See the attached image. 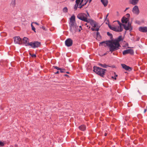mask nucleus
I'll return each mask as SVG.
<instances>
[{
	"label": "nucleus",
	"instance_id": "1",
	"mask_svg": "<svg viewBox=\"0 0 147 147\" xmlns=\"http://www.w3.org/2000/svg\"><path fill=\"white\" fill-rule=\"evenodd\" d=\"M123 40L122 36H120L114 40L107 41L106 44L109 48L110 51L112 53L119 49V47H121L119 42Z\"/></svg>",
	"mask_w": 147,
	"mask_h": 147
},
{
	"label": "nucleus",
	"instance_id": "2",
	"mask_svg": "<svg viewBox=\"0 0 147 147\" xmlns=\"http://www.w3.org/2000/svg\"><path fill=\"white\" fill-rule=\"evenodd\" d=\"M117 22L119 24L118 26H111L110 24H108L109 27L111 29L116 32H121L123 30V29L121 28V26H123L124 29L126 30H129L130 31L132 30V28L131 23H128L127 25L126 24H123L118 21H117Z\"/></svg>",
	"mask_w": 147,
	"mask_h": 147
},
{
	"label": "nucleus",
	"instance_id": "3",
	"mask_svg": "<svg viewBox=\"0 0 147 147\" xmlns=\"http://www.w3.org/2000/svg\"><path fill=\"white\" fill-rule=\"evenodd\" d=\"M23 43L26 46H30L31 47L34 48L38 47L40 45V42H29V39L27 37H24L22 40Z\"/></svg>",
	"mask_w": 147,
	"mask_h": 147
},
{
	"label": "nucleus",
	"instance_id": "4",
	"mask_svg": "<svg viewBox=\"0 0 147 147\" xmlns=\"http://www.w3.org/2000/svg\"><path fill=\"white\" fill-rule=\"evenodd\" d=\"M93 71L96 74L103 77L105 73V71L107 70L98 67L94 66L93 67Z\"/></svg>",
	"mask_w": 147,
	"mask_h": 147
},
{
	"label": "nucleus",
	"instance_id": "5",
	"mask_svg": "<svg viewBox=\"0 0 147 147\" xmlns=\"http://www.w3.org/2000/svg\"><path fill=\"white\" fill-rule=\"evenodd\" d=\"M88 16H89V15L88 13L87 14L84 13H81L78 15L77 17L82 20L87 22L88 20V19H87Z\"/></svg>",
	"mask_w": 147,
	"mask_h": 147
},
{
	"label": "nucleus",
	"instance_id": "6",
	"mask_svg": "<svg viewBox=\"0 0 147 147\" xmlns=\"http://www.w3.org/2000/svg\"><path fill=\"white\" fill-rule=\"evenodd\" d=\"M78 26H77L76 24L70 26V30L73 34L76 32L78 30Z\"/></svg>",
	"mask_w": 147,
	"mask_h": 147
},
{
	"label": "nucleus",
	"instance_id": "7",
	"mask_svg": "<svg viewBox=\"0 0 147 147\" xmlns=\"http://www.w3.org/2000/svg\"><path fill=\"white\" fill-rule=\"evenodd\" d=\"M132 11L136 15L139 14L140 11L137 5H135L133 8Z\"/></svg>",
	"mask_w": 147,
	"mask_h": 147
},
{
	"label": "nucleus",
	"instance_id": "8",
	"mask_svg": "<svg viewBox=\"0 0 147 147\" xmlns=\"http://www.w3.org/2000/svg\"><path fill=\"white\" fill-rule=\"evenodd\" d=\"M69 26L76 24L75 21V17L74 15L71 16L70 19Z\"/></svg>",
	"mask_w": 147,
	"mask_h": 147
},
{
	"label": "nucleus",
	"instance_id": "9",
	"mask_svg": "<svg viewBox=\"0 0 147 147\" xmlns=\"http://www.w3.org/2000/svg\"><path fill=\"white\" fill-rule=\"evenodd\" d=\"M14 42L15 44H21L22 43L21 39L19 36H15L14 37Z\"/></svg>",
	"mask_w": 147,
	"mask_h": 147
},
{
	"label": "nucleus",
	"instance_id": "10",
	"mask_svg": "<svg viewBox=\"0 0 147 147\" xmlns=\"http://www.w3.org/2000/svg\"><path fill=\"white\" fill-rule=\"evenodd\" d=\"M73 43V41L70 38L67 39L65 41V45L67 47H70L71 46Z\"/></svg>",
	"mask_w": 147,
	"mask_h": 147
},
{
	"label": "nucleus",
	"instance_id": "11",
	"mask_svg": "<svg viewBox=\"0 0 147 147\" xmlns=\"http://www.w3.org/2000/svg\"><path fill=\"white\" fill-rule=\"evenodd\" d=\"M129 53L131 55L133 54H134L133 50L131 49H128L124 51L123 52V55H125Z\"/></svg>",
	"mask_w": 147,
	"mask_h": 147
},
{
	"label": "nucleus",
	"instance_id": "12",
	"mask_svg": "<svg viewBox=\"0 0 147 147\" xmlns=\"http://www.w3.org/2000/svg\"><path fill=\"white\" fill-rule=\"evenodd\" d=\"M86 22L88 23H89L94 28H95L97 26V25L96 24L95 22L92 20L88 19V20Z\"/></svg>",
	"mask_w": 147,
	"mask_h": 147
},
{
	"label": "nucleus",
	"instance_id": "13",
	"mask_svg": "<svg viewBox=\"0 0 147 147\" xmlns=\"http://www.w3.org/2000/svg\"><path fill=\"white\" fill-rule=\"evenodd\" d=\"M129 20V18L125 17H123L121 19V22L123 23H125L126 24H127L128 23H130L129 22L128 23V22Z\"/></svg>",
	"mask_w": 147,
	"mask_h": 147
},
{
	"label": "nucleus",
	"instance_id": "14",
	"mask_svg": "<svg viewBox=\"0 0 147 147\" xmlns=\"http://www.w3.org/2000/svg\"><path fill=\"white\" fill-rule=\"evenodd\" d=\"M122 67L127 70L130 71L132 69V68L125 65V64H122Z\"/></svg>",
	"mask_w": 147,
	"mask_h": 147
},
{
	"label": "nucleus",
	"instance_id": "15",
	"mask_svg": "<svg viewBox=\"0 0 147 147\" xmlns=\"http://www.w3.org/2000/svg\"><path fill=\"white\" fill-rule=\"evenodd\" d=\"M139 30L140 32H147V28L146 27H141L139 28Z\"/></svg>",
	"mask_w": 147,
	"mask_h": 147
},
{
	"label": "nucleus",
	"instance_id": "16",
	"mask_svg": "<svg viewBox=\"0 0 147 147\" xmlns=\"http://www.w3.org/2000/svg\"><path fill=\"white\" fill-rule=\"evenodd\" d=\"M139 0H129L130 3L133 5H136L138 2Z\"/></svg>",
	"mask_w": 147,
	"mask_h": 147
},
{
	"label": "nucleus",
	"instance_id": "17",
	"mask_svg": "<svg viewBox=\"0 0 147 147\" xmlns=\"http://www.w3.org/2000/svg\"><path fill=\"white\" fill-rule=\"evenodd\" d=\"M101 1L105 7H106L108 4V1L107 0H100Z\"/></svg>",
	"mask_w": 147,
	"mask_h": 147
},
{
	"label": "nucleus",
	"instance_id": "18",
	"mask_svg": "<svg viewBox=\"0 0 147 147\" xmlns=\"http://www.w3.org/2000/svg\"><path fill=\"white\" fill-rule=\"evenodd\" d=\"M79 129L81 130L84 131L86 129V127L84 125H82L79 127Z\"/></svg>",
	"mask_w": 147,
	"mask_h": 147
},
{
	"label": "nucleus",
	"instance_id": "19",
	"mask_svg": "<svg viewBox=\"0 0 147 147\" xmlns=\"http://www.w3.org/2000/svg\"><path fill=\"white\" fill-rule=\"evenodd\" d=\"M80 3L77 2V3H76L75 5H74V9L75 10H76L77 9V7L78 6V5Z\"/></svg>",
	"mask_w": 147,
	"mask_h": 147
},
{
	"label": "nucleus",
	"instance_id": "20",
	"mask_svg": "<svg viewBox=\"0 0 147 147\" xmlns=\"http://www.w3.org/2000/svg\"><path fill=\"white\" fill-rule=\"evenodd\" d=\"M99 65H100V66L103 67L104 68H106L107 66H109L110 67V66H107L106 64H102L100 63L99 64Z\"/></svg>",
	"mask_w": 147,
	"mask_h": 147
},
{
	"label": "nucleus",
	"instance_id": "21",
	"mask_svg": "<svg viewBox=\"0 0 147 147\" xmlns=\"http://www.w3.org/2000/svg\"><path fill=\"white\" fill-rule=\"evenodd\" d=\"M16 4V2L15 0H13L12 1L11 3V5L13 7H14Z\"/></svg>",
	"mask_w": 147,
	"mask_h": 147
},
{
	"label": "nucleus",
	"instance_id": "22",
	"mask_svg": "<svg viewBox=\"0 0 147 147\" xmlns=\"http://www.w3.org/2000/svg\"><path fill=\"white\" fill-rule=\"evenodd\" d=\"M85 3H84V4H81V5H80V6L79 7H78L80 8H81L83 6L85 5L87 3V1H85Z\"/></svg>",
	"mask_w": 147,
	"mask_h": 147
},
{
	"label": "nucleus",
	"instance_id": "23",
	"mask_svg": "<svg viewBox=\"0 0 147 147\" xmlns=\"http://www.w3.org/2000/svg\"><path fill=\"white\" fill-rule=\"evenodd\" d=\"M99 27H96L95 28H91V30H92V31H98L99 30Z\"/></svg>",
	"mask_w": 147,
	"mask_h": 147
},
{
	"label": "nucleus",
	"instance_id": "24",
	"mask_svg": "<svg viewBox=\"0 0 147 147\" xmlns=\"http://www.w3.org/2000/svg\"><path fill=\"white\" fill-rule=\"evenodd\" d=\"M68 9L66 7H64L63 9V11L64 13H67V12Z\"/></svg>",
	"mask_w": 147,
	"mask_h": 147
},
{
	"label": "nucleus",
	"instance_id": "25",
	"mask_svg": "<svg viewBox=\"0 0 147 147\" xmlns=\"http://www.w3.org/2000/svg\"><path fill=\"white\" fill-rule=\"evenodd\" d=\"M107 35L110 37V38L112 39L113 38V35L112 34L110 33V32H107Z\"/></svg>",
	"mask_w": 147,
	"mask_h": 147
},
{
	"label": "nucleus",
	"instance_id": "26",
	"mask_svg": "<svg viewBox=\"0 0 147 147\" xmlns=\"http://www.w3.org/2000/svg\"><path fill=\"white\" fill-rule=\"evenodd\" d=\"M4 144L5 143L4 142L0 141V146H4Z\"/></svg>",
	"mask_w": 147,
	"mask_h": 147
},
{
	"label": "nucleus",
	"instance_id": "27",
	"mask_svg": "<svg viewBox=\"0 0 147 147\" xmlns=\"http://www.w3.org/2000/svg\"><path fill=\"white\" fill-rule=\"evenodd\" d=\"M31 27H32V30H34L35 32V28L34 27L33 25L32 24H31Z\"/></svg>",
	"mask_w": 147,
	"mask_h": 147
},
{
	"label": "nucleus",
	"instance_id": "28",
	"mask_svg": "<svg viewBox=\"0 0 147 147\" xmlns=\"http://www.w3.org/2000/svg\"><path fill=\"white\" fill-rule=\"evenodd\" d=\"M53 67L55 69H57V70H59L60 69H61V68H59V67H57V66H54Z\"/></svg>",
	"mask_w": 147,
	"mask_h": 147
},
{
	"label": "nucleus",
	"instance_id": "29",
	"mask_svg": "<svg viewBox=\"0 0 147 147\" xmlns=\"http://www.w3.org/2000/svg\"><path fill=\"white\" fill-rule=\"evenodd\" d=\"M85 1H86V0H82V1H81V3H80V5H81V4H84V2H85ZM87 2L88 1H87Z\"/></svg>",
	"mask_w": 147,
	"mask_h": 147
},
{
	"label": "nucleus",
	"instance_id": "30",
	"mask_svg": "<svg viewBox=\"0 0 147 147\" xmlns=\"http://www.w3.org/2000/svg\"><path fill=\"white\" fill-rule=\"evenodd\" d=\"M96 36L97 37H100V35L99 32H96Z\"/></svg>",
	"mask_w": 147,
	"mask_h": 147
},
{
	"label": "nucleus",
	"instance_id": "31",
	"mask_svg": "<svg viewBox=\"0 0 147 147\" xmlns=\"http://www.w3.org/2000/svg\"><path fill=\"white\" fill-rule=\"evenodd\" d=\"M40 28H42L43 30L45 31H46L47 30L45 28L44 26H40Z\"/></svg>",
	"mask_w": 147,
	"mask_h": 147
},
{
	"label": "nucleus",
	"instance_id": "32",
	"mask_svg": "<svg viewBox=\"0 0 147 147\" xmlns=\"http://www.w3.org/2000/svg\"><path fill=\"white\" fill-rule=\"evenodd\" d=\"M130 15L129 13H127L126 15V17L127 18H129L130 17Z\"/></svg>",
	"mask_w": 147,
	"mask_h": 147
},
{
	"label": "nucleus",
	"instance_id": "33",
	"mask_svg": "<svg viewBox=\"0 0 147 147\" xmlns=\"http://www.w3.org/2000/svg\"><path fill=\"white\" fill-rule=\"evenodd\" d=\"M59 70H60V72L61 73H63L64 72V70H65V69H62L61 68V69Z\"/></svg>",
	"mask_w": 147,
	"mask_h": 147
},
{
	"label": "nucleus",
	"instance_id": "34",
	"mask_svg": "<svg viewBox=\"0 0 147 147\" xmlns=\"http://www.w3.org/2000/svg\"><path fill=\"white\" fill-rule=\"evenodd\" d=\"M30 55L32 56V57H36V55L35 54H32V55Z\"/></svg>",
	"mask_w": 147,
	"mask_h": 147
},
{
	"label": "nucleus",
	"instance_id": "35",
	"mask_svg": "<svg viewBox=\"0 0 147 147\" xmlns=\"http://www.w3.org/2000/svg\"><path fill=\"white\" fill-rule=\"evenodd\" d=\"M77 2L80 3V0H76V3H77Z\"/></svg>",
	"mask_w": 147,
	"mask_h": 147
},
{
	"label": "nucleus",
	"instance_id": "36",
	"mask_svg": "<svg viewBox=\"0 0 147 147\" xmlns=\"http://www.w3.org/2000/svg\"><path fill=\"white\" fill-rule=\"evenodd\" d=\"M129 9V7H127L124 10V11L125 12L126 10Z\"/></svg>",
	"mask_w": 147,
	"mask_h": 147
},
{
	"label": "nucleus",
	"instance_id": "37",
	"mask_svg": "<svg viewBox=\"0 0 147 147\" xmlns=\"http://www.w3.org/2000/svg\"><path fill=\"white\" fill-rule=\"evenodd\" d=\"M105 43V42H102L100 43V45H102L104 43Z\"/></svg>",
	"mask_w": 147,
	"mask_h": 147
},
{
	"label": "nucleus",
	"instance_id": "38",
	"mask_svg": "<svg viewBox=\"0 0 147 147\" xmlns=\"http://www.w3.org/2000/svg\"><path fill=\"white\" fill-rule=\"evenodd\" d=\"M87 25V23H86V25L87 27H89V28H90V26H88V25Z\"/></svg>",
	"mask_w": 147,
	"mask_h": 147
},
{
	"label": "nucleus",
	"instance_id": "39",
	"mask_svg": "<svg viewBox=\"0 0 147 147\" xmlns=\"http://www.w3.org/2000/svg\"><path fill=\"white\" fill-rule=\"evenodd\" d=\"M146 109H144V113H145L146 112Z\"/></svg>",
	"mask_w": 147,
	"mask_h": 147
},
{
	"label": "nucleus",
	"instance_id": "40",
	"mask_svg": "<svg viewBox=\"0 0 147 147\" xmlns=\"http://www.w3.org/2000/svg\"><path fill=\"white\" fill-rule=\"evenodd\" d=\"M34 23L35 24H36V25H39L36 22H34Z\"/></svg>",
	"mask_w": 147,
	"mask_h": 147
},
{
	"label": "nucleus",
	"instance_id": "41",
	"mask_svg": "<svg viewBox=\"0 0 147 147\" xmlns=\"http://www.w3.org/2000/svg\"><path fill=\"white\" fill-rule=\"evenodd\" d=\"M59 73V71H57L55 73V74H58Z\"/></svg>",
	"mask_w": 147,
	"mask_h": 147
},
{
	"label": "nucleus",
	"instance_id": "42",
	"mask_svg": "<svg viewBox=\"0 0 147 147\" xmlns=\"http://www.w3.org/2000/svg\"><path fill=\"white\" fill-rule=\"evenodd\" d=\"M108 15H109V13H108L107 14V15H106V18H107V17L108 16Z\"/></svg>",
	"mask_w": 147,
	"mask_h": 147
},
{
	"label": "nucleus",
	"instance_id": "43",
	"mask_svg": "<svg viewBox=\"0 0 147 147\" xmlns=\"http://www.w3.org/2000/svg\"><path fill=\"white\" fill-rule=\"evenodd\" d=\"M92 0H89V3H90L91 2V1H92Z\"/></svg>",
	"mask_w": 147,
	"mask_h": 147
},
{
	"label": "nucleus",
	"instance_id": "44",
	"mask_svg": "<svg viewBox=\"0 0 147 147\" xmlns=\"http://www.w3.org/2000/svg\"><path fill=\"white\" fill-rule=\"evenodd\" d=\"M107 135V134L106 133H105V136H106Z\"/></svg>",
	"mask_w": 147,
	"mask_h": 147
},
{
	"label": "nucleus",
	"instance_id": "45",
	"mask_svg": "<svg viewBox=\"0 0 147 147\" xmlns=\"http://www.w3.org/2000/svg\"><path fill=\"white\" fill-rule=\"evenodd\" d=\"M64 76H69L67 75V74L65 75Z\"/></svg>",
	"mask_w": 147,
	"mask_h": 147
},
{
	"label": "nucleus",
	"instance_id": "46",
	"mask_svg": "<svg viewBox=\"0 0 147 147\" xmlns=\"http://www.w3.org/2000/svg\"><path fill=\"white\" fill-rule=\"evenodd\" d=\"M114 79L115 80H116V77H115V76L114 77Z\"/></svg>",
	"mask_w": 147,
	"mask_h": 147
},
{
	"label": "nucleus",
	"instance_id": "47",
	"mask_svg": "<svg viewBox=\"0 0 147 147\" xmlns=\"http://www.w3.org/2000/svg\"><path fill=\"white\" fill-rule=\"evenodd\" d=\"M115 77H117V75H115Z\"/></svg>",
	"mask_w": 147,
	"mask_h": 147
},
{
	"label": "nucleus",
	"instance_id": "48",
	"mask_svg": "<svg viewBox=\"0 0 147 147\" xmlns=\"http://www.w3.org/2000/svg\"><path fill=\"white\" fill-rule=\"evenodd\" d=\"M114 77H113V76H112V78L113 79H114Z\"/></svg>",
	"mask_w": 147,
	"mask_h": 147
},
{
	"label": "nucleus",
	"instance_id": "49",
	"mask_svg": "<svg viewBox=\"0 0 147 147\" xmlns=\"http://www.w3.org/2000/svg\"><path fill=\"white\" fill-rule=\"evenodd\" d=\"M66 73H67V74H69V72H66Z\"/></svg>",
	"mask_w": 147,
	"mask_h": 147
},
{
	"label": "nucleus",
	"instance_id": "50",
	"mask_svg": "<svg viewBox=\"0 0 147 147\" xmlns=\"http://www.w3.org/2000/svg\"><path fill=\"white\" fill-rule=\"evenodd\" d=\"M79 31H80L81 30V29H79Z\"/></svg>",
	"mask_w": 147,
	"mask_h": 147
},
{
	"label": "nucleus",
	"instance_id": "51",
	"mask_svg": "<svg viewBox=\"0 0 147 147\" xmlns=\"http://www.w3.org/2000/svg\"><path fill=\"white\" fill-rule=\"evenodd\" d=\"M79 27H80V28H81L82 27H81V26H79Z\"/></svg>",
	"mask_w": 147,
	"mask_h": 147
}]
</instances>
